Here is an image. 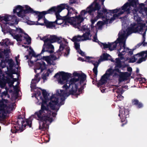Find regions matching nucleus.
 I'll return each mask as SVG.
<instances>
[{
    "label": "nucleus",
    "mask_w": 147,
    "mask_h": 147,
    "mask_svg": "<svg viewBox=\"0 0 147 147\" xmlns=\"http://www.w3.org/2000/svg\"><path fill=\"white\" fill-rule=\"evenodd\" d=\"M73 75L74 77L71 78L69 82L68 85L65 84L63 86V88H65L67 90L69 88L71 89L69 90L67 93L68 95H72L73 96L77 98L80 93H76V92L78 89V85L83 84L86 80V76L84 73L80 74L77 71H74L73 73Z\"/></svg>",
    "instance_id": "obj_1"
},
{
    "label": "nucleus",
    "mask_w": 147,
    "mask_h": 147,
    "mask_svg": "<svg viewBox=\"0 0 147 147\" xmlns=\"http://www.w3.org/2000/svg\"><path fill=\"white\" fill-rule=\"evenodd\" d=\"M59 98L58 97H55V95L53 94L50 98V102L49 103V106L50 108L53 110H55L56 112L51 111L50 115L49 116L50 118L51 119H48L45 121L39 120V129L41 131H45L47 128H48L49 126L47 123V122H49L51 123L53 121V118L51 116L53 117H56L57 115V112L59 110V107H56L58 103Z\"/></svg>",
    "instance_id": "obj_2"
},
{
    "label": "nucleus",
    "mask_w": 147,
    "mask_h": 147,
    "mask_svg": "<svg viewBox=\"0 0 147 147\" xmlns=\"http://www.w3.org/2000/svg\"><path fill=\"white\" fill-rule=\"evenodd\" d=\"M105 0H96L86 9H106L103 5ZM138 0H128V2L125 3L121 7V9H134L137 7Z\"/></svg>",
    "instance_id": "obj_3"
},
{
    "label": "nucleus",
    "mask_w": 147,
    "mask_h": 147,
    "mask_svg": "<svg viewBox=\"0 0 147 147\" xmlns=\"http://www.w3.org/2000/svg\"><path fill=\"white\" fill-rule=\"evenodd\" d=\"M48 98H45L42 99L41 108L39 111L35 112L33 115L34 117L38 120L45 121L51 119L49 117L51 111L48 107L49 104H47Z\"/></svg>",
    "instance_id": "obj_4"
},
{
    "label": "nucleus",
    "mask_w": 147,
    "mask_h": 147,
    "mask_svg": "<svg viewBox=\"0 0 147 147\" xmlns=\"http://www.w3.org/2000/svg\"><path fill=\"white\" fill-rule=\"evenodd\" d=\"M119 37L117 38V43H119L120 45V48L118 49V51L119 53L118 56L120 57L121 59H124L123 55L125 54L123 53L125 52V49H126L125 47V31H123V33H119L118 34Z\"/></svg>",
    "instance_id": "obj_5"
},
{
    "label": "nucleus",
    "mask_w": 147,
    "mask_h": 147,
    "mask_svg": "<svg viewBox=\"0 0 147 147\" xmlns=\"http://www.w3.org/2000/svg\"><path fill=\"white\" fill-rule=\"evenodd\" d=\"M72 74H71L68 73H65L63 71L59 72L56 73L54 76V78H57L58 76L59 77L58 78V82L61 84H63L66 83L65 84H69V82L70 80L69 81L68 79L70 77H71Z\"/></svg>",
    "instance_id": "obj_6"
},
{
    "label": "nucleus",
    "mask_w": 147,
    "mask_h": 147,
    "mask_svg": "<svg viewBox=\"0 0 147 147\" xmlns=\"http://www.w3.org/2000/svg\"><path fill=\"white\" fill-rule=\"evenodd\" d=\"M133 11H135L136 13V15L134 16V19L136 21V23H133L131 24L129 27L127 29V33L125 34V37L126 38L127 36H129L132 33H136L138 32V14L137 13L138 10H132Z\"/></svg>",
    "instance_id": "obj_7"
},
{
    "label": "nucleus",
    "mask_w": 147,
    "mask_h": 147,
    "mask_svg": "<svg viewBox=\"0 0 147 147\" xmlns=\"http://www.w3.org/2000/svg\"><path fill=\"white\" fill-rule=\"evenodd\" d=\"M140 20V18L138 17V33L142 35V41L138 43V47L142 45L145 46L147 45V42H145L146 40V34L147 28L145 27V23H140L139 21Z\"/></svg>",
    "instance_id": "obj_8"
},
{
    "label": "nucleus",
    "mask_w": 147,
    "mask_h": 147,
    "mask_svg": "<svg viewBox=\"0 0 147 147\" xmlns=\"http://www.w3.org/2000/svg\"><path fill=\"white\" fill-rule=\"evenodd\" d=\"M17 118V120L16 122L18 124V125H20L22 126H24V128H26L27 125L30 128L32 127V120L30 118L29 119H25V121L24 120L23 117L20 115H19Z\"/></svg>",
    "instance_id": "obj_9"
},
{
    "label": "nucleus",
    "mask_w": 147,
    "mask_h": 147,
    "mask_svg": "<svg viewBox=\"0 0 147 147\" xmlns=\"http://www.w3.org/2000/svg\"><path fill=\"white\" fill-rule=\"evenodd\" d=\"M46 66L45 63L42 61H41L40 62L36 63L35 65L34 69V72L36 74L35 75L34 78H38L39 73L46 69Z\"/></svg>",
    "instance_id": "obj_10"
},
{
    "label": "nucleus",
    "mask_w": 147,
    "mask_h": 147,
    "mask_svg": "<svg viewBox=\"0 0 147 147\" xmlns=\"http://www.w3.org/2000/svg\"><path fill=\"white\" fill-rule=\"evenodd\" d=\"M92 35L90 34V31L86 32L82 36L78 35L73 37L71 40L73 42H79L80 41H84L87 40H90Z\"/></svg>",
    "instance_id": "obj_11"
},
{
    "label": "nucleus",
    "mask_w": 147,
    "mask_h": 147,
    "mask_svg": "<svg viewBox=\"0 0 147 147\" xmlns=\"http://www.w3.org/2000/svg\"><path fill=\"white\" fill-rule=\"evenodd\" d=\"M129 109H128L125 108L123 109H121L119 110V113L118 115L121 120V122H124V123L122 124V126H123L127 123V118L129 117Z\"/></svg>",
    "instance_id": "obj_12"
},
{
    "label": "nucleus",
    "mask_w": 147,
    "mask_h": 147,
    "mask_svg": "<svg viewBox=\"0 0 147 147\" xmlns=\"http://www.w3.org/2000/svg\"><path fill=\"white\" fill-rule=\"evenodd\" d=\"M51 43L48 42L45 45V47H43L41 54H42L45 52H47L50 54L54 52V47Z\"/></svg>",
    "instance_id": "obj_13"
},
{
    "label": "nucleus",
    "mask_w": 147,
    "mask_h": 147,
    "mask_svg": "<svg viewBox=\"0 0 147 147\" xmlns=\"http://www.w3.org/2000/svg\"><path fill=\"white\" fill-rule=\"evenodd\" d=\"M3 20L7 22L9 21H11L12 22H17L16 24H18V22L17 21V17L15 15H8L7 16H0V22Z\"/></svg>",
    "instance_id": "obj_14"
},
{
    "label": "nucleus",
    "mask_w": 147,
    "mask_h": 147,
    "mask_svg": "<svg viewBox=\"0 0 147 147\" xmlns=\"http://www.w3.org/2000/svg\"><path fill=\"white\" fill-rule=\"evenodd\" d=\"M119 10L115 11V12L113 14V17L112 18H111V20L109 22V24L112 23L113 21H114L117 18L119 17L121 15L123 14L124 12H127L128 13L129 12V11L130 10H123V11H120L119 12H118L119 11Z\"/></svg>",
    "instance_id": "obj_15"
},
{
    "label": "nucleus",
    "mask_w": 147,
    "mask_h": 147,
    "mask_svg": "<svg viewBox=\"0 0 147 147\" xmlns=\"http://www.w3.org/2000/svg\"><path fill=\"white\" fill-rule=\"evenodd\" d=\"M25 129L24 128V126H22V125L16 123L15 125H13L11 129V131L12 133H16L21 132Z\"/></svg>",
    "instance_id": "obj_16"
},
{
    "label": "nucleus",
    "mask_w": 147,
    "mask_h": 147,
    "mask_svg": "<svg viewBox=\"0 0 147 147\" xmlns=\"http://www.w3.org/2000/svg\"><path fill=\"white\" fill-rule=\"evenodd\" d=\"M118 10H108L105 15V23L106 24L109 23L111 18L113 17V14L115 12V11Z\"/></svg>",
    "instance_id": "obj_17"
},
{
    "label": "nucleus",
    "mask_w": 147,
    "mask_h": 147,
    "mask_svg": "<svg viewBox=\"0 0 147 147\" xmlns=\"http://www.w3.org/2000/svg\"><path fill=\"white\" fill-rule=\"evenodd\" d=\"M108 60L113 62H115V61L111 58L110 55L107 53H104L102 55L100 56V58L98 60V63L103 61Z\"/></svg>",
    "instance_id": "obj_18"
},
{
    "label": "nucleus",
    "mask_w": 147,
    "mask_h": 147,
    "mask_svg": "<svg viewBox=\"0 0 147 147\" xmlns=\"http://www.w3.org/2000/svg\"><path fill=\"white\" fill-rule=\"evenodd\" d=\"M118 73H119V82L127 80V78L129 77L131 75V74L127 72H121L120 71V72Z\"/></svg>",
    "instance_id": "obj_19"
},
{
    "label": "nucleus",
    "mask_w": 147,
    "mask_h": 147,
    "mask_svg": "<svg viewBox=\"0 0 147 147\" xmlns=\"http://www.w3.org/2000/svg\"><path fill=\"white\" fill-rule=\"evenodd\" d=\"M74 8L67 4L63 3L57 6L52 7L49 9H74Z\"/></svg>",
    "instance_id": "obj_20"
},
{
    "label": "nucleus",
    "mask_w": 147,
    "mask_h": 147,
    "mask_svg": "<svg viewBox=\"0 0 147 147\" xmlns=\"http://www.w3.org/2000/svg\"><path fill=\"white\" fill-rule=\"evenodd\" d=\"M138 63L145 61L147 58V50L138 53Z\"/></svg>",
    "instance_id": "obj_21"
},
{
    "label": "nucleus",
    "mask_w": 147,
    "mask_h": 147,
    "mask_svg": "<svg viewBox=\"0 0 147 147\" xmlns=\"http://www.w3.org/2000/svg\"><path fill=\"white\" fill-rule=\"evenodd\" d=\"M2 31L4 32V31H6V33H23L24 30L21 28H16V29L14 30L11 29L10 28L7 30L5 29V28H2Z\"/></svg>",
    "instance_id": "obj_22"
},
{
    "label": "nucleus",
    "mask_w": 147,
    "mask_h": 147,
    "mask_svg": "<svg viewBox=\"0 0 147 147\" xmlns=\"http://www.w3.org/2000/svg\"><path fill=\"white\" fill-rule=\"evenodd\" d=\"M84 18L83 17H82L79 15L78 16H76V21H74L72 22L74 27L75 28L80 27L81 23L83 21Z\"/></svg>",
    "instance_id": "obj_23"
},
{
    "label": "nucleus",
    "mask_w": 147,
    "mask_h": 147,
    "mask_svg": "<svg viewBox=\"0 0 147 147\" xmlns=\"http://www.w3.org/2000/svg\"><path fill=\"white\" fill-rule=\"evenodd\" d=\"M63 10H56L55 11H51V13H52V12H55V14L56 15V20L54 22V23L56 24H57L58 25H61L62 24V22L61 23H59L57 22V21L59 20H62V19L61 18V17L60 16L59 14V13H60Z\"/></svg>",
    "instance_id": "obj_24"
},
{
    "label": "nucleus",
    "mask_w": 147,
    "mask_h": 147,
    "mask_svg": "<svg viewBox=\"0 0 147 147\" xmlns=\"http://www.w3.org/2000/svg\"><path fill=\"white\" fill-rule=\"evenodd\" d=\"M67 45L64 44H61L60 45L59 49L55 53V55L58 57V59H59L60 57L61 56L63 53L62 51L65 49V47Z\"/></svg>",
    "instance_id": "obj_25"
},
{
    "label": "nucleus",
    "mask_w": 147,
    "mask_h": 147,
    "mask_svg": "<svg viewBox=\"0 0 147 147\" xmlns=\"http://www.w3.org/2000/svg\"><path fill=\"white\" fill-rule=\"evenodd\" d=\"M98 10L97 15L96 17L97 19L100 18H105V15L108 10Z\"/></svg>",
    "instance_id": "obj_26"
},
{
    "label": "nucleus",
    "mask_w": 147,
    "mask_h": 147,
    "mask_svg": "<svg viewBox=\"0 0 147 147\" xmlns=\"http://www.w3.org/2000/svg\"><path fill=\"white\" fill-rule=\"evenodd\" d=\"M20 11L17 13V15L19 17L24 19L25 15L29 11H32L33 10H19Z\"/></svg>",
    "instance_id": "obj_27"
},
{
    "label": "nucleus",
    "mask_w": 147,
    "mask_h": 147,
    "mask_svg": "<svg viewBox=\"0 0 147 147\" xmlns=\"http://www.w3.org/2000/svg\"><path fill=\"white\" fill-rule=\"evenodd\" d=\"M107 74V73H106L102 76L101 79L97 83L98 85L100 86L103 85L106 82V79L109 77Z\"/></svg>",
    "instance_id": "obj_28"
},
{
    "label": "nucleus",
    "mask_w": 147,
    "mask_h": 147,
    "mask_svg": "<svg viewBox=\"0 0 147 147\" xmlns=\"http://www.w3.org/2000/svg\"><path fill=\"white\" fill-rule=\"evenodd\" d=\"M42 59L46 61L49 65H55L56 64V63L53 60H51L49 56H43Z\"/></svg>",
    "instance_id": "obj_29"
},
{
    "label": "nucleus",
    "mask_w": 147,
    "mask_h": 147,
    "mask_svg": "<svg viewBox=\"0 0 147 147\" xmlns=\"http://www.w3.org/2000/svg\"><path fill=\"white\" fill-rule=\"evenodd\" d=\"M68 10L66 16L63 17V20L69 22L71 20L72 18H73V17H71L73 14L71 12H70L71 10Z\"/></svg>",
    "instance_id": "obj_30"
},
{
    "label": "nucleus",
    "mask_w": 147,
    "mask_h": 147,
    "mask_svg": "<svg viewBox=\"0 0 147 147\" xmlns=\"http://www.w3.org/2000/svg\"><path fill=\"white\" fill-rule=\"evenodd\" d=\"M56 10H48L47 11H44L39 13L38 15V20L39 21L40 19H42L44 16L47 14L51 13V11H55Z\"/></svg>",
    "instance_id": "obj_31"
},
{
    "label": "nucleus",
    "mask_w": 147,
    "mask_h": 147,
    "mask_svg": "<svg viewBox=\"0 0 147 147\" xmlns=\"http://www.w3.org/2000/svg\"><path fill=\"white\" fill-rule=\"evenodd\" d=\"M9 58L8 56H6L5 59H3L1 60V62H0V67H1L2 68H3L6 67L5 64L8 63V60L9 59H8Z\"/></svg>",
    "instance_id": "obj_32"
},
{
    "label": "nucleus",
    "mask_w": 147,
    "mask_h": 147,
    "mask_svg": "<svg viewBox=\"0 0 147 147\" xmlns=\"http://www.w3.org/2000/svg\"><path fill=\"white\" fill-rule=\"evenodd\" d=\"M9 58L8 56H6L5 59H3L1 60V62H0V67H1L2 68H3L6 67L5 64L8 63V60L9 59H8Z\"/></svg>",
    "instance_id": "obj_33"
},
{
    "label": "nucleus",
    "mask_w": 147,
    "mask_h": 147,
    "mask_svg": "<svg viewBox=\"0 0 147 147\" xmlns=\"http://www.w3.org/2000/svg\"><path fill=\"white\" fill-rule=\"evenodd\" d=\"M8 102V100L7 99H5L2 98V99L0 100V108H5L7 107V105L5 103H7Z\"/></svg>",
    "instance_id": "obj_34"
},
{
    "label": "nucleus",
    "mask_w": 147,
    "mask_h": 147,
    "mask_svg": "<svg viewBox=\"0 0 147 147\" xmlns=\"http://www.w3.org/2000/svg\"><path fill=\"white\" fill-rule=\"evenodd\" d=\"M57 37L55 35L51 36L50 38H47V39L46 40V41H49L52 43L56 42L57 39Z\"/></svg>",
    "instance_id": "obj_35"
},
{
    "label": "nucleus",
    "mask_w": 147,
    "mask_h": 147,
    "mask_svg": "<svg viewBox=\"0 0 147 147\" xmlns=\"http://www.w3.org/2000/svg\"><path fill=\"white\" fill-rule=\"evenodd\" d=\"M44 23L47 28H51L55 26V25L53 24V22H49L46 20H45Z\"/></svg>",
    "instance_id": "obj_36"
},
{
    "label": "nucleus",
    "mask_w": 147,
    "mask_h": 147,
    "mask_svg": "<svg viewBox=\"0 0 147 147\" xmlns=\"http://www.w3.org/2000/svg\"><path fill=\"white\" fill-rule=\"evenodd\" d=\"M122 67V65L121 63H115L114 70L115 72H120V69Z\"/></svg>",
    "instance_id": "obj_37"
},
{
    "label": "nucleus",
    "mask_w": 147,
    "mask_h": 147,
    "mask_svg": "<svg viewBox=\"0 0 147 147\" xmlns=\"http://www.w3.org/2000/svg\"><path fill=\"white\" fill-rule=\"evenodd\" d=\"M26 22L27 24L30 25L34 24L37 25H40L41 26H43L44 25V23H40L38 22V21L36 22V23L35 24V22L30 21L28 20L27 19H26Z\"/></svg>",
    "instance_id": "obj_38"
},
{
    "label": "nucleus",
    "mask_w": 147,
    "mask_h": 147,
    "mask_svg": "<svg viewBox=\"0 0 147 147\" xmlns=\"http://www.w3.org/2000/svg\"><path fill=\"white\" fill-rule=\"evenodd\" d=\"M24 8H25V9H32L28 5H24L23 6L20 5H17L15 7L14 9H23Z\"/></svg>",
    "instance_id": "obj_39"
},
{
    "label": "nucleus",
    "mask_w": 147,
    "mask_h": 147,
    "mask_svg": "<svg viewBox=\"0 0 147 147\" xmlns=\"http://www.w3.org/2000/svg\"><path fill=\"white\" fill-rule=\"evenodd\" d=\"M138 9H147V0L144 3H138Z\"/></svg>",
    "instance_id": "obj_40"
},
{
    "label": "nucleus",
    "mask_w": 147,
    "mask_h": 147,
    "mask_svg": "<svg viewBox=\"0 0 147 147\" xmlns=\"http://www.w3.org/2000/svg\"><path fill=\"white\" fill-rule=\"evenodd\" d=\"M123 92L124 91L123 90L122 88H119L116 92L119 94L117 96V98L119 97V98L122 99H123V97L121 95L123 94Z\"/></svg>",
    "instance_id": "obj_41"
},
{
    "label": "nucleus",
    "mask_w": 147,
    "mask_h": 147,
    "mask_svg": "<svg viewBox=\"0 0 147 147\" xmlns=\"http://www.w3.org/2000/svg\"><path fill=\"white\" fill-rule=\"evenodd\" d=\"M41 54L40 53L39 54L36 55L33 50H32L31 51H29V56H30L31 59L32 57H33L35 58H37L38 56Z\"/></svg>",
    "instance_id": "obj_42"
},
{
    "label": "nucleus",
    "mask_w": 147,
    "mask_h": 147,
    "mask_svg": "<svg viewBox=\"0 0 147 147\" xmlns=\"http://www.w3.org/2000/svg\"><path fill=\"white\" fill-rule=\"evenodd\" d=\"M12 36L14 39L16 40L17 42H21L22 41V39L20 38L19 37L18 34H15V33H9Z\"/></svg>",
    "instance_id": "obj_43"
},
{
    "label": "nucleus",
    "mask_w": 147,
    "mask_h": 147,
    "mask_svg": "<svg viewBox=\"0 0 147 147\" xmlns=\"http://www.w3.org/2000/svg\"><path fill=\"white\" fill-rule=\"evenodd\" d=\"M117 40L115 41L114 42L110 43V44H111V47H110V51H111L115 49L116 48L117 46V44L118 43H117Z\"/></svg>",
    "instance_id": "obj_44"
},
{
    "label": "nucleus",
    "mask_w": 147,
    "mask_h": 147,
    "mask_svg": "<svg viewBox=\"0 0 147 147\" xmlns=\"http://www.w3.org/2000/svg\"><path fill=\"white\" fill-rule=\"evenodd\" d=\"M137 45H138V44L135 46V48L133 49L132 50L128 48H127L125 50V52L128 53L129 55H132L133 54V51L137 48L136 47Z\"/></svg>",
    "instance_id": "obj_45"
},
{
    "label": "nucleus",
    "mask_w": 147,
    "mask_h": 147,
    "mask_svg": "<svg viewBox=\"0 0 147 147\" xmlns=\"http://www.w3.org/2000/svg\"><path fill=\"white\" fill-rule=\"evenodd\" d=\"M56 94L58 96L63 97L65 94V91L62 90H60V91L59 90H57L56 91Z\"/></svg>",
    "instance_id": "obj_46"
},
{
    "label": "nucleus",
    "mask_w": 147,
    "mask_h": 147,
    "mask_svg": "<svg viewBox=\"0 0 147 147\" xmlns=\"http://www.w3.org/2000/svg\"><path fill=\"white\" fill-rule=\"evenodd\" d=\"M115 71L114 69H112L111 68H109L107 70L106 73H107V75L108 76V77H109L111 75H112L114 72Z\"/></svg>",
    "instance_id": "obj_47"
},
{
    "label": "nucleus",
    "mask_w": 147,
    "mask_h": 147,
    "mask_svg": "<svg viewBox=\"0 0 147 147\" xmlns=\"http://www.w3.org/2000/svg\"><path fill=\"white\" fill-rule=\"evenodd\" d=\"M138 81H139L140 84H142L145 83L146 79L145 78L142 77L141 75L138 74Z\"/></svg>",
    "instance_id": "obj_48"
},
{
    "label": "nucleus",
    "mask_w": 147,
    "mask_h": 147,
    "mask_svg": "<svg viewBox=\"0 0 147 147\" xmlns=\"http://www.w3.org/2000/svg\"><path fill=\"white\" fill-rule=\"evenodd\" d=\"M131 105L132 106L138 107V100L136 98L132 99L131 101Z\"/></svg>",
    "instance_id": "obj_49"
},
{
    "label": "nucleus",
    "mask_w": 147,
    "mask_h": 147,
    "mask_svg": "<svg viewBox=\"0 0 147 147\" xmlns=\"http://www.w3.org/2000/svg\"><path fill=\"white\" fill-rule=\"evenodd\" d=\"M87 13L86 11H85V10H82L81 12L79 15L82 17H83L84 18H85L86 17Z\"/></svg>",
    "instance_id": "obj_50"
},
{
    "label": "nucleus",
    "mask_w": 147,
    "mask_h": 147,
    "mask_svg": "<svg viewBox=\"0 0 147 147\" xmlns=\"http://www.w3.org/2000/svg\"><path fill=\"white\" fill-rule=\"evenodd\" d=\"M8 61V63L9 65V67L10 68H12L13 67L14 64L13 59H9Z\"/></svg>",
    "instance_id": "obj_51"
},
{
    "label": "nucleus",
    "mask_w": 147,
    "mask_h": 147,
    "mask_svg": "<svg viewBox=\"0 0 147 147\" xmlns=\"http://www.w3.org/2000/svg\"><path fill=\"white\" fill-rule=\"evenodd\" d=\"M100 43L103 45V48L104 49L108 48L109 50H110V47H111V44H110V43L108 42V44H107L106 43H104L100 42Z\"/></svg>",
    "instance_id": "obj_52"
},
{
    "label": "nucleus",
    "mask_w": 147,
    "mask_h": 147,
    "mask_svg": "<svg viewBox=\"0 0 147 147\" xmlns=\"http://www.w3.org/2000/svg\"><path fill=\"white\" fill-rule=\"evenodd\" d=\"M42 90V94L44 98H48V96L49 95L47 92L46 90Z\"/></svg>",
    "instance_id": "obj_53"
},
{
    "label": "nucleus",
    "mask_w": 147,
    "mask_h": 147,
    "mask_svg": "<svg viewBox=\"0 0 147 147\" xmlns=\"http://www.w3.org/2000/svg\"><path fill=\"white\" fill-rule=\"evenodd\" d=\"M9 48H7L6 49L4 50L3 51V53L6 56H9V53L10 49Z\"/></svg>",
    "instance_id": "obj_54"
},
{
    "label": "nucleus",
    "mask_w": 147,
    "mask_h": 147,
    "mask_svg": "<svg viewBox=\"0 0 147 147\" xmlns=\"http://www.w3.org/2000/svg\"><path fill=\"white\" fill-rule=\"evenodd\" d=\"M49 56L51 60V61H55L57 59H58V57L54 54L51 55L49 56Z\"/></svg>",
    "instance_id": "obj_55"
},
{
    "label": "nucleus",
    "mask_w": 147,
    "mask_h": 147,
    "mask_svg": "<svg viewBox=\"0 0 147 147\" xmlns=\"http://www.w3.org/2000/svg\"><path fill=\"white\" fill-rule=\"evenodd\" d=\"M137 59L135 57L134 55L131 58H130L129 59V63H134L136 61V60Z\"/></svg>",
    "instance_id": "obj_56"
},
{
    "label": "nucleus",
    "mask_w": 147,
    "mask_h": 147,
    "mask_svg": "<svg viewBox=\"0 0 147 147\" xmlns=\"http://www.w3.org/2000/svg\"><path fill=\"white\" fill-rule=\"evenodd\" d=\"M3 81H0V86L2 88H3L5 86L6 83L4 79H3Z\"/></svg>",
    "instance_id": "obj_57"
},
{
    "label": "nucleus",
    "mask_w": 147,
    "mask_h": 147,
    "mask_svg": "<svg viewBox=\"0 0 147 147\" xmlns=\"http://www.w3.org/2000/svg\"><path fill=\"white\" fill-rule=\"evenodd\" d=\"M4 41L5 44V47H7L8 48H9L8 46L9 45L10 42L9 40L8 39H5L4 40Z\"/></svg>",
    "instance_id": "obj_58"
},
{
    "label": "nucleus",
    "mask_w": 147,
    "mask_h": 147,
    "mask_svg": "<svg viewBox=\"0 0 147 147\" xmlns=\"http://www.w3.org/2000/svg\"><path fill=\"white\" fill-rule=\"evenodd\" d=\"M65 52L64 55H65L66 56H68L69 54L70 49L68 47H66L65 48Z\"/></svg>",
    "instance_id": "obj_59"
},
{
    "label": "nucleus",
    "mask_w": 147,
    "mask_h": 147,
    "mask_svg": "<svg viewBox=\"0 0 147 147\" xmlns=\"http://www.w3.org/2000/svg\"><path fill=\"white\" fill-rule=\"evenodd\" d=\"M40 78H34V79H33L32 80V82H31V83L32 84H36V83H38L40 80Z\"/></svg>",
    "instance_id": "obj_60"
},
{
    "label": "nucleus",
    "mask_w": 147,
    "mask_h": 147,
    "mask_svg": "<svg viewBox=\"0 0 147 147\" xmlns=\"http://www.w3.org/2000/svg\"><path fill=\"white\" fill-rule=\"evenodd\" d=\"M69 5L71 6L74 5V4H78V2L75 0H69Z\"/></svg>",
    "instance_id": "obj_61"
},
{
    "label": "nucleus",
    "mask_w": 147,
    "mask_h": 147,
    "mask_svg": "<svg viewBox=\"0 0 147 147\" xmlns=\"http://www.w3.org/2000/svg\"><path fill=\"white\" fill-rule=\"evenodd\" d=\"M98 65H96L94 66V68L93 69V72L94 73L96 77L98 71H97V67Z\"/></svg>",
    "instance_id": "obj_62"
},
{
    "label": "nucleus",
    "mask_w": 147,
    "mask_h": 147,
    "mask_svg": "<svg viewBox=\"0 0 147 147\" xmlns=\"http://www.w3.org/2000/svg\"><path fill=\"white\" fill-rule=\"evenodd\" d=\"M47 36H45L42 37V38H41V40H43L44 42L43 47H45V45L48 42H49V41H46V40L47 39Z\"/></svg>",
    "instance_id": "obj_63"
},
{
    "label": "nucleus",
    "mask_w": 147,
    "mask_h": 147,
    "mask_svg": "<svg viewBox=\"0 0 147 147\" xmlns=\"http://www.w3.org/2000/svg\"><path fill=\"white\" fill-rule=\"evenodd\" d=\"M74 44L75 48L77 51H78L79 49H80V44L76 42H74Z\"/></svg>",
    "instance_id": "obj_64"
}]
</instances>
